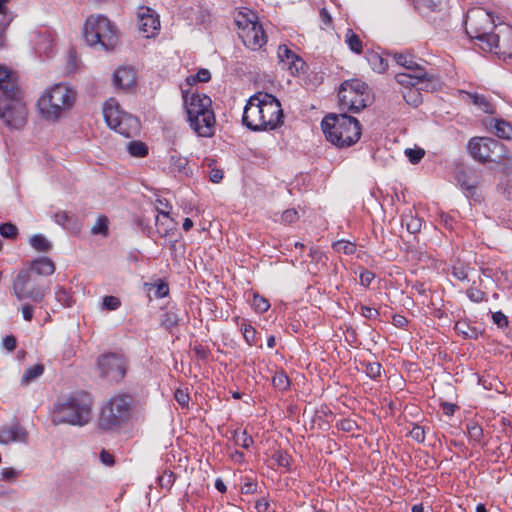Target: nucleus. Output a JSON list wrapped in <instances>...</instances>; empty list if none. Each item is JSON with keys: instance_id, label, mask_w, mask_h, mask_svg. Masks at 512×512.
<instances>
[{"instance_id": "nucleus-62", "label": "nucleus", "mask_w": 512, "mask_h": 512, "mask_svg": "<svg viewBox=\"0 0 512 512\" xmlns=\"http://www.w3.org/2000/svg\"><path fill=\"white\" fill-rule=\"evenodd\" d=\"M360 283L363 285V286H369L371 284V282L373 281V279L375 278V275L373 272L369 271V270H364L360 273Z\"/></svg>"}, {"instance_id": "nucleus-10", "label": "nucleus", "mask_w": 512, "mask_h": 512, "mask_svg": "<svg viewBox=\"0 0 512 512\" xmlns=\"http://www.w3.org/2000/svg\"><path fill=\"white\" fill-rule=\"evenodd\" d=\"M466 34L479 44H484L493 35L499 25L495 24L491 12L483 8H472L465 16Z\"/></svg>"}, {"instance_id": "nucleus-15", "label": "nucleus", "mask_w": 512, "mask_h": 512, "mask_svg": "<svg viewBox=\"0 0 512 512\" xmlns=\"http://www.w3.org/2000/svg\"><path fill=\"white\" fill-rule=\"evenodd\" d=\"M422 74L397 73L395 80L403 87H416L419 91H435L440 83L433 73L422 69Z\"/></svg>"}, {"instance_id": "nucleus-60", "label": "nucleus", "mask_w": 512, "mask_h": 512, "mask_svg": "<svg viewBox=\"0 0 512 512\" xmlns=\"http://www.w3.org/2000/svg\"><path fill=\"white\" fill-rule=\"evenodd\" d=\"M360 313L363 317L367 319H376L379 316V312L377 309L364 305L360 307Z\"/></svg>"}, {"instance_id": "nucleus-45", "label": "nucleus", "mask_w": 512, "mask_h": 512, "mask_svg": "<svg viewBox=\"0 0 512 512\" xmlns=\"http://www.w3.org/2000/svg\"><path fill=\"white\" fill-rule=\"evenodd\" d=\"M157 480L161 488L169 490L173 486L176 476L172 471L166 470L162 475L158 476Z\"/></svg>"}, {"instance_id": "nucleus-14", "label": "nucleus", "mask_w": 512, "mask_h": 512, "mask_svg": "<svg viewBox=\"0 0 512 512\" xmlns=\"http://www.w3.org/2000/svg\"><path fill=\"white\" fill-rule=\"evenodd\" d=\"M97 366L101 377L119 382L126 375L127 359L121 353H107L98 357Z\"/></svg>"}, {"instance_id": "nucleus-11", "label": "nucleus", "mask_w": 512, "mask_h": 512, "mask_svg": "<svg viewBox=\"0 0 512 512\" xmlns=\"http://www.w3.org/2000/svg\"><path fill=\"white\" fill-rule=\"evenodd\" d=\"M103 115L111 129L127 138L136 135L140 129L139 120L132 114L123 111L119 103L113 98L105 102Z\"/></svg>"}, {"instance_id": "nucleus-9", "label": "nucleus", "mask_w": 512, "mask_h": 512, "mask_svg": "<svg viewBox=\"0 0 512 512\" xmlns=\"http://www.w3.org/2000/svg\"><path fill=\"white\" fill-rule=\"evenodd\" d=\"M75 96L76 93L70 87L55 84L44 92L37 105L45 119L55 121L73 106Z\"/></svg>"}, {"instance_id": "nucleus-49", "label": "nucleus", "mask_w": 512, "mask_h": 512, "mask_svg": "<svg viewBox=\"0 0 512 512\" xmlns=\"http://www.w3.org/2000/svg\"><path fill=\"white\" fill-rule=\"evenodd\" d=\"M272 383L274 387L281 391L287 390L290 385L289 379L284 372L276 373L272 379Z\"/></svg>"}, {"instance_id": "nucleus-4", "label": "nucleus", "mask_w": 512, "mask_h": 512, "mask_svg": "<svg viewBox=\"0 0 512 512\" xmlns=\"http://www.w3.org/2000/svg\"><path fill=\"white\" fill-rule=\"evenodd\" d=\"M321 127L327 140L340 148L354 145L361 136L359 121L346 113L326 115Z\"/></svg>"}, {"instance_id": "nucleus-1", "label": "nucleus", "mask_w": 512, "mask_h": 512, "mask_svg": "<svg viewBox=\"0 0 512 512\" xmlns=\"http://www.w3.org/2000/svg\"><path fill=\"white\" fill-rule=\"evenodd\" d=\"M0 119L10 129H21L27 122V108L16 74L0 65Z\"/></svg>"}, {"instance_id": "nucleus-34", "label": "nucleus", "mask_w": 512, "mask_h": 512, "mask_svg": "<svg viewBox=\"0 0 512 512\" xmlns=\"http://www.w3.org/2000/svg\"><path fill=\"white\" fill-rule=\"evenodd\" d=\"M55 299L63 307H71L73 304V297L70 292L63 286L57 285L54 290Z\"/></svg>"}, {"instance_id": "nucleus-59", "label": "nucleus", "mask_w": 512, "mask_h": 512, "mask_svg": "<svg viewBox=\"0 0 512 512\" xmlns=\"http://www.w3.org/2000/svg\"><path fill=\"white\" fill-rule=\"evenodd\" d=\"M452 275L460 281H465L468 279L467 268L464 266H454Z\"/></svg>"}, {"instance_id": "nucleus-33", "label": "nucleus", "mask_w": 512, "mask_h": 512, "mask_svg": "<svg viewBox=\"0 0 512 512\" xmlns=\"http://www.w3.org/2000/svg\"><path fill=\"white\" fill-rule=\"evenodd\" d=\"M454 330L462 335L465 339H476L478 336L477 330L469 325L466 321H457Z\"/></svg>"}, {"instance_id": "nucleus-7", "label": "nucleus", "mask_w": 512, "mask_h": 512, "mask_svg": "<svg viewBox=\"0 0 512 512\" xmlns=\"http://www.w3.org/2000/svg\"><path fill=\"white\" fill-rule=\"evenodd\" d=\"M134 399L128 394H116L102 406L98 424L106 431L117 430L126 425L133 413Z\"/></svg>"}, {"instance_id": "nucleus-43", "label": "nucleus", "mask_w": 512, "mask_h": 512, "mask_svg": "<svg viewBox=\"0 0 512 512\" xmlns=\"http://www.w3.org/2000/svg\"><path fill=\"white\" fill-rule=\"evenodd\" d=\"M251 306L257 313H264L269 309L270 304L266 298L260 296L257 293H254Z\"/></svg>"}, {"instance_id": "nucleus-54", "label": "nucleus", "mask_w": 512, "mask_h": 512, "mask_svg": "<svg viewBox=\"0 0 512 512\" xmlns=\"http://www.w3.org/2000/svg\"><path fill=\"white\" fill-rule=\"evenodd\" d=\"M299 219L297 210L287 209L281 215V222L285 224L295 223Z\"/></svg>"}, {"instance_id": "nucleus-5", "label": "nucleus", "mask_w": 512, "mask_h": 512, "mask_svg": "<svg viewBox=\"0 0 512 512\" xmlns=\"http://www.w3.org/2000/svg\"><path fill=\"white\" fill-rule=\"evenodd\" d=\"M93 400L89 394L71 395L55 405L54 424L84 426L92 420Z\"/></svg>"}, {"instance_id": "nucleus-44", "label": "nucleus", "mask_w": 512, "mask_h": 512, "mask_svg": "<svg viewBox=\"0 0 512 512\" xmlns=\"http://www.w3.org/2000/svg\"><path fill=\"white\" fill-rule=\"evenodd\" d=\"M91 233L106 236L108 234V219L105 216H99L91 228Z\"/></svg>"}, {"instance_id": "nucleus-27", "label": "nucleus", "mask_w": 512, "mask_h": 512, "mask_svg": "<svg viewBox=\"0 0 512 512\" xmlns=\"http://www.w3.org/2000/svg\"><path fill=\"white\" fill-rule=\"evenodd\" d=\"M235 23L238 27V32L248 30L250 26L258 24L256 14L251 10L245 12H239L235 17Z\"/></svg>"}, {"instance_id": "nucleus-42", "label": "nucleus", "mask_w": 512, "mask_h": 512, "mask_svg": "<svg viewBox=\"0 0 512 512\" xmlns=\"http://www.w3.org/2000/svg\"><path fill=\"white\" fill-rule=\"evenodd\" d=\"M333 249L338 253L352 255L356 251V244L347 240H339L332 244Z\"/></svg>"}, {"instance_id": "nucleus-12", "label": "nucleus", "mask_w": 512, "mask_h": 512, "mask_svg": "<svg viewBox=\"0 0 512 512\" xmlns=\"http://www.w3.org/2000/svg\"><path fill=\"white\" fill-rule=\"evenodd\" d=\"M468 150L473 159L481 163H500L507 157L506 147L498 140L488 137L472 138L468 142Z\"/></svg>"}, {"instance_id": "nucleus-6", "label": "nucleus", "mask_w": 512, "mask_h": 512, "mask_svg": "<svg viewBox=\"0 0 512 512\" xmlns=\"http://www.w3.org/2000/svg\"><path fill=\"white\" fill-rule=\"evenodd\" d=\"M184 104L190 127L201 137L214 135L215 115L212 101L205 94L193 93L190 97L183 94Z\"/></svg>"}, {"instance_id": "nucleus-29", "label": "nucleus", "mask_w": 512, "mask_h": 512, "mask_svg": "<svg viewBox=\"0 0 512 512\" xmlns=\"http://www.w3.org/2000/svg\"><path fill=\"white\" fill-rule=\"evenodd\" d=\"M465 94L471 100V102L483 112L490 114L494 113L493 105L485 96L472 92H465Z\"/></svg>"}, {"instance_id": "nucleus-56", "label": "nucleus", "mask_w": 512, "mask_h": 512, "mask_svg": "<svg viewBox=\"0 0 512 512\" xmlns=\"http://www.w3.org/2000/svg\"><path fill=\"white\" fill-rule=\"evenodd\" d=\"M409 435L415 441L422 443L425 440V429L422 426L415 425L409 432Z\"/></svg>"}, {"instance_id": "nucleus-28", "label": "nucleus", "mask_w": 512, "mask_h": 512, "mask_svg": "<svg viewBox=\"0 0 512 512\" xmlns=\"http://www.w3.org/2000/svg\"><path fill=\"white\" fill-rule=\"evenodd\" d=\"M422 219L413 215L411 211L401 215V225L405 226L411 234L420 232L422 228Z\"/></svg>"}, {"instance_id": "nucleus-35", "label": "nucleus", "mask_w": 512, "mask_h": 512, "mask_svg": "<svg viewBox=\"0 0 512 512\" xmlns=\"http://www.w3.org/2000/svg\"><path fill=\"white\" fill-rule=\"evenodd\" d=\"M127 151L133 157L142 158L148 154V147L142 141H130L127 144Z\"/></svg>"}, {"instance_id": "nucleus-53", "label": "nucleus", "mask_w": 512, "mask_h": 512, "mask_svg": "<svg viewBox=\"0 0 512 512\" xmlns=\"http://www.w3.org/2000/svg\"><path fill=\"white\" fill-rule=\"evenodd\" d=\"M405 155L408 157L409 161L412 164H417L424 157L425 152L421 148H418V149L408 148V149L405 150Z\"/></svg>"}, {"instance_id": "nucleus-40", "label": "nucleus", "mask_w": 512, "mask_h": 512, "mask_svg": "<svg viewBox=\"0 0 512 512\" xmlns=\"http://www.w3.org/2000/svg\"><path fill=\"white\" fill-rule=\"evenodd\" d=\"M408 90L403 92V98L407 104L417 107L422 103V96L416 87H406Z\"/></svg>"}, {"instance_id": "nucleus-30", "label": "nucleus", "mask_w": 512, "mask_h": 512, "mask_svg": "<svg viewBox=\"0 0 512 512\" xmlns=\"http://www.w3.org/2000/svg\"><path fill=\"white\" fill-rule=\"evenodd\" d=\"M366 59L371 66V68L377 73H383L388 68L387 59L382 57L380 54L376 52H369L366 55Z\"/></svg>"}, {"instance_id": "nucleus-20", "label": "nucleus", "mask_w": 512, "mask_h": 512, "mask_svg": "<svg viewBox=\"0 0 512 512\" xmlns=\"http://www.w3.org/2000/svg\"><path fill=\"white\" fill-rule=\"evenodd\" d=\"M113 84L120 89H129L136 84V72L133 67H119L113 74Z\"/></svg>"}, {"instance_id": "nucleus-51", "label": "nucleus", "mask_w": 512, "mask_h": 512, "mask_svg": "<svg viewBox=\"0 0 512 512\" xmlns=\"http://www.w3.org/2000/svg\"><path fill=\"white\" fill-rule=\"evenodd\" d=\"M18 234L17 227L12 223H3L0 225V235L4 238L14 239Z\"/></svg>"}, {"instance_id": "nucleus-24", "label": "nucleus", "mask_w": 512, "mask_h": 512, "mask_svg": "<svg viewBox=\"0 0 512 512\" xmlns=\"http://www.w3.org/2000/svg\"><path fill=\"white\" fill-rule=\"evenodd\" d=\"M416 11L427 16L432 12H441L444 8L443 0H412Z\"/></svg>"}, {"instance_id": "nucleus-63", "label": "nucleus", "mask_w": 512, "mask_h": 512, "mask_svg": "<svg viewBox=\"0 0 512 512\" xmlns=\"http://www.w3.org/2000/svg\"><path fill=\"white\" fill-rule=\"evenodd\" d=\"M255 510L256 512H268L270 508V503L265 497H261L255 502Z\"/></svg>"}, {"instance_id": "nucleus-19", "label": "nucleus", "mask_w": 512, "mask_h": 512, "mask_svg": "<svg viewBox=\"0 0 512 512\" xmlns=\"http://www.w3.org/2000/svg\"><path fill=\"white\" fill-rule=\"evenodd\" d=\"M26 436V430L18 423L4 425L0 427L1 444H8L11 442H25Z\"/></svg>"}, {"instance_id": "nucleus-2", "label": "nucleus", "mask_w": 512, "mask_h": 512, "mask_svg": "<svg viewBox=\"0 0 512 512\" xmlns=\"http://www.w3.org/2000/svg\"><path fill=\"white\" fill-rule=\"evenodd\" d=\"M283 116L281 104L275 96L258 93L247 101L242 123L251 131H273L283 124Z\"/></svg>"}, {"instance_id": "nucleus-50", "label": "nucleus", "mask_w": 512, "mask_h": 512, "mask_svg": "<svg viewBox=\"0 0 512 512\" xmlns=\"http://www.w3.org/2000/svg\"><path fill=\"white\" fill-rule=\"evenodd\" d=\"M345 88H347V90L351 89V91H353V92L365 94L367 86L365 83H363L359 80H352V81H345L344 83L341 84L340 89H345Z\"/></svg>"}, {"instance_id": "nucleus-16", "label": "nucleus", "mask_w": 512, "mask_h": 512, "mask_svg": "<svg viewBox=\"0 0 512 512\" xmlns=\"http://www.w3.org/2000/svg\"><path fill=\"white\" fill-rule=\"evenodd\" d=\"M366 97L364 93L353 92L351 89H339V106L345 112L357 113L366 107Z\"/></svg>"}, {"instance_id": "nucleus-58", "label": "nucleus", "mask_w": 512, "mask_h": 512, "mask_svg": "<svg viewBox=\"0 0 512 512\" xmlns=\"http://www.w3.org/2000/svg\"><path fill=\"white\" fill-rule=\"evenodd\" d=\"M336 426L342 431L352 432L357 427V424L351 419H341L337 422Z\"/></svg>"}, {"instance_id": "nucleus-18", "label": "nucleus", "mask_w": 512, "mask_h": 512, "mask_svg": "<svg viewBox=\"0 0 512 512\" xmlns=\"http://www.w3.org/2000/svg\"><path fill=\"white\" fill-rule=\"evenodd\" d=\"M277 56L279 62L290 71L292 75L298 73L303 65V60L286 45H280L278 47Z\"/></svg>"}, {"instance_id": "nucleus-31", "label": "nucleus", "mask_w": 512, "mask_h": 512, "mask_svg": "<svg viewBox=\"0 0 512 512\" xmlns=\"http://www.w3.org/2000/svg\"><path fill=\"white\" fill-rule=\"evenodd\" d=\"M43 372L44 366L42 364H35L31 367H28L21 378V385H29L31 382L39 378Z\"/></svg>"}, {"instance_id": "nucleus-22", "label": "nucleus", "mask_w": 512, "mask_h": 512, "mask_svg": "<svg viewBox=\"0 0 512 512\" xmlns=\"http://www.w3.org/2000/svg\"><path fill=\"white\" fill-rule=\"evenodd\" d=\"M395 62L406 69L405 73L408 74H422V69L424 68L420 63H418L410 54L407 53H395L393 55Z\"/></svg>"}, {"instance_id": "nucleus-32", "label": "nucleus", "mask_w": 512, "mask_h": 512, "mask_svg": "<svg viewBox=\"0 0 512 512\" xmlns=\"http://www.w3.org/2000/svg\"><path fill=\"white\" fill-rule=\"evenodd\" d=\"M29 244L38 252H48L52 249V243L43 234L33 235L29 239Z\"/></svg>"}, {"instance_id": "nucleus-55", "label": "nucleus", "mask_w": 512, "mask_h": 512, "mask_svg": "<svg viewBox=\"0 0 512 512\" xmlns=\"http://www.w3.org/2000/svg\"><path fill=\"white\" fill-rule=\"evenodd\" d=\"M492 320L501 329L506 328L509 324L507 316L501 311L492 313Z\"/></svg>"}, {"instance_id": "nucleus-36", "label": "nucleus", "mask_w": 512, "mask_h": 512, "mask_svg": "<svg viewBox=\"0 0 512 512\" xmlns=\"http://www.w3.org/2000/svg\"><path fill=\"white\" fill-rule=\"evenodd\" d=\"M345 38V42L352 52L356 54L362 53V41L360 40L359 36L353 32V30L348 29Z\"/></svg>"}, {"instance_id": "nucleus-38", "label": "nucleus", "mask_w": 512, "mask_h": 512, "mask_svg": "<svg viewBox=\"0 0 512 512\" xmlns=\"http://www.w3.org/2000/svg\"><path fill=\"white\" fill-rule=\"evenodd\" d=\"M366 375L371 379H377L382 374V365L379 362L361 361L360 362Z\"/></svg>"}, {"instance_id": "nucleus-41", "label": "nucleus", "mask_w": 512, "mask_h": 512, "mask_svg": "<svg viewBox=\"0 0 512 512\" xmlns=\"http://www.w3.org/2000/svg\"><path fill=\"white\" fill-rule=\"evenodd\" d=\"M179 321L178 314L173 310H168L162 315L161 326L167 330H171L179 324Z\"/></svg>"}, {"instance_id": "nucleus-21", "label": "nucleus", "mask_w": 512, "mask_h": 512, "mask_svg": "<svg viewBox=\"0 0 512 512\" xmlns=\"http://www.w3.org/2000/svg\"><path fill=\"white\" fill-rule=\"evenodd\" d=\"M160 27V21L150 8H142L139 13V29L146 34V37L153 35Z\"/></svg>"}, {"instance_id": "nucleus-46", "label": "nucleus", "mask_w": 512, "mask_h": 512, "mask_svg": "<svg viewBox=\"0 0 512 512\" xmlns=\"http://www.w3.org/2000/svg\"><path fill=\"white\" fill-rule=\"evenodd\" d=\"M467 432L470 440L480 443L483 438V429L476 423L467 424Z\"/></svg>"}, {"instance_id": "nucleus-64", "label": "nucleus", "mask_w": 512, "mask_h": 512, "mask_svg": "<svg viewBox=\"0 0 512 512\" xmlns=\"http://www.w3.org/2000/svg\"><path fill=\"white\" fill-rule=\"evenodd\" d=\"M16 343V338L12 335H7L6 337L3 338L2 341L3 347L10 352L15 350Z\"/></svg>"}, {"instance_id": "nucleus-61", "label": "nucleus", "mask_w": 512, "mask_h": 512, "mask_svg": "<svg viewBox=\"0 0 512 512\" xmlns=\"http://www.w3.org/2000/svg\"><path fill=\"white\" fill-rule=\"evenodd\" d=\"M192 78L194 82H208L211 79V73L207 69H200Z\"/></svg>"}, {"instance_id": "nucleus-57", "label": "nucleus", "mask_w": 512, "mask_h": 512, "mask_svg": "<svg viewBox=\"0 0 512 512\" xmlns=\"http://www.w3.org/2000/svg\"><path fill=\"white\" fill-rule=\"evenodd\" d=\"M274 460L280 467H289L290 466V457L287 453L278 451L273 456Z\"/></svg>"}, {"instance_id": "nucleus-26", "label": "nucleus", "mask_w": 512, "mask_h": 512, "mask_svg": "<svg viewBox=\"0 0 512 512\" xmlns=\"http://www.w3.org/2000/svg\"><path fill=\"white\" fill-rule=\"evenodd\" d=\"M456 179L461 188L471 195L475 192L477 185V178L474 172L466 169H459L456 173Z\"/></svg>"}, {"instance_id": "nucleus-52", "label": "nucleus", "mask_w": 512, "mask_h": 512, "mask_svg": "<svg viewBox=\"0 0 512 512\" xmlns=\"http://www.w3.org/2000/svg\"><path fill=\"white\" fill-rule=\"evenodd\" d=\"M466 295L470 299V301H472L474 303H480V302L484 301L485 296H486L485 292H483L482 290H480L476 287H470L466 291Z\"/></svg>"}, {"instance_id": "nucleus-39", "label": "nucleus", "mask_w": 512, "mask_h": 512, "mask_svg": "<svg viewBox=\"0 0 512 512\" xmlns=\"http://www.w3.org/2000/svg\"><path fill=\"white\" fill-rule=\"evenodd\" d=\"M495 134L499 138L511 139L512 126L504 120H495L494 124Z\"/></svg>"}, {"instance_id": "nucleus-25", "label": "nucleus", "mask_w": 512, "mask_h": 512, "mask_svg": "<svg viewBox=\"0 0 512 512\" xmlns=\"http://www.w3.org/2000/svg\"><path fill=\"white\" fill-rule=\"evenodd\" d=\"M156 232L161 237H169L175 230V224L166 212H160L155 219Z\"/></svg>"}, {"instance_id": "nucleus-13", "label": "nucleus", "mask_w": 512, "mask_h": 512, "mask_svg": "<svg viewBox=\"0 0 512 512\" xmlns=\"http://www.w3.org/2000/svg\"><path fill=\"white\" fill-rule=\"evenodd\" d=\"M479 48L485 52H491L499 58L506 60L512 58V27L507 24H499L493 35Z\"/></svg>"}, {"instance_id": "nucleus-17", "label": "nucleus", "mask_w": 512, "mask_h": 512, "mask_svg": "<svg viewBox=\"0 0 512 512\" xmlns=\"http://www.w3.org/2000/svg\"><path fill=\"white\" fill-rule=\"evenodd\" d=\"M243 44L251 50H259L267 42L266 35L260 23L250 26L248 30L238 32Z\"/></svg>"}, {"instance_id": "nucleus-37", "label": "nucleus", "mask_w": 512, "mask_h": 512, "mask_svg": "<svg viewBox=\"0 0 512 512\" xmlns=\"http://www.w3.org/2000/svg\"><path fill=\"white\" fill-rule=\"evenodd\" d=\"M232 439L237 446L248 449L253 444V438L246 432V430H235Z\"/></svg>"}, {"instance_id": "nucleus-48", "label": "nucleus", "mask_w": 512, "mask_h": 512, "mask_svg": "<svg viewBox=\"0 0 512 512\" xmlns=\"http://www.w3.org/2000/svg\"><path fill=\"white\" fill-rule=\"evenodd\" d=\"M121 306V301L116 296H104L101 304L102 310L115 311Z\"/></svg>"}, {"instance_id": "nucleus-3", "label": "nucleus", "mask_w": 512, "mask_h": 512, "mask_svg": "<svg viewBox=\"0 0 512 512\" xmlns=\"http://www.w3.org/2000/svg\"><path fill=\"white\" fill-rule=\"evenodd\" d=\"M31 272L40 276H50L55 272V264L48 257H39L30 263L29 269H22L13 279L12 290L18 301L29 299L40 303L46 296V289L31 285Z\"/></svg>"}, {"instance_id": "nucleus-47", "label": "nucleus", "mask_w": 512, "mask_h": 512, "mask_svg": "<svg viewBox=\"0 0 512 512\" xmlns=\"http://www.w3.org/2000/svg\"><path fill=\"white\" fill-rule=\"evenodd\" d=\"M242 335L249 346H253L256 344V330L253 326L249 324L241 325Z\"/></svg>"}, {"instance_id": "nucleus-23", "label": "nucleus", "mask_w": 512, "mask_h": 512, "mask_svg": "<svg viewBox=\"0 0 512 512\" xmlns=\"http://www.w3.org/2000/svg\"><path fill=\"white\" fill-rule=\"evenodd\" d=\"M188 160L176 153L171 154L169 159V169L172 173H177L180 177H189L192 174L188 166Z\"/></svg>"}, {"instance_id": "nucleus-8", "label": "nucleus", "mask_w": 512, "mask_h": 512, "mask_svg": "<svg viewBox=\"0 0 512 512\" xmlns=\"http://www.w3.org/2000/svg\"><path fill=\"white\" fill-rule=\"evenodd\" d=\"M83 35L86 43L103 51H112L118 44L115 26L103 15H92L86 19Z\"/></svg>"}]
</instances>
